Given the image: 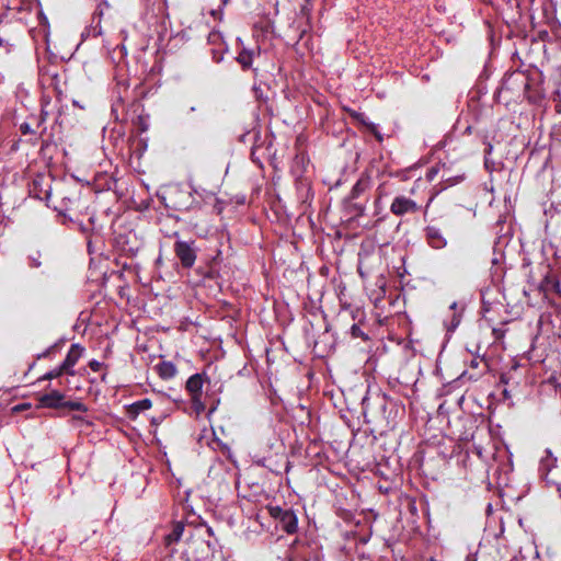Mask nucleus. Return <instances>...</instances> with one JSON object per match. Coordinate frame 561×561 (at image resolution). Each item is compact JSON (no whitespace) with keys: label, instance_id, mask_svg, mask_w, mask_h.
Instances as JSON below:
<instances>
[{"label":"nucleus","instance_id":"33","mask_svg":"<svg viewBox=\"0 0 561 561\" xmlns=\"http://www.w3.org/2000/svg\"><path fill=\"white\" fill-rule=\"evenodd\" d=\"M220 37L219 33H210L208 36V41L215 43Z\"/></svg>","mask_w":561,"mask_h":561},{"label":"nucleus","instance_id":"32","mask_svg":"<svg viewBox=\"0 0 561 561\" xmlns=\"http://www.w3.org/2000/svg\"><path fill=\"white\" fill-rule=\"evenodd\" d=\"M420 180H417L416 182H414L413 186L410 188V194L411 195H415L416 191L419 190L420 187Z\"/></svg>","mask_w":561,"mask_h":561},{"label":"nucleus","instance_id":"37","mask_svg":"<svg viewBox=\"0 0 561 561\" xmlns=\"http://www.w3.org/2000/svg\"><path fill=\"white\" fill-rule=\"evenodd\" d=\"M206 533H207V535H208V536H210V537H213V536H214V530H213V528H211L210 526H207V525H206Z\"/></svg>","mask_w":561,"mask_h":561},{"label":"nucleus","instance_id":"16","mask_svg":"<svg viewBox=\"0 0 561 561\" xmlns=\"http://www.w3.org/2000/svg\"><path fill=\"white\" fill-rule=\"evenodd\" d=\"M176 194L185 196L186 201L190 199V196L186 193H184L182 191H179V190H174V191L169 193L168 197H164L165 206L170 207V208H173L175 210L186 209L187 208L186 203H179L176 201H173L172 197H173V195H176Z\"/></svg>","mask_w":561,"mask_h":561},{"label":"nucleus","instance_id":"6","mask_svg":"<svg viewBox=\"0 0 561 561\" xmlns=\"http://www.w3.org/2000/svg\"><path fill=\"white\" fill-rule=\"evenodd\" d=\"M28 194L31 197L45 201L46 204L49 205L51 180L44 174H37L28 185Z\"/></svg>","mask_w":561,"mask_h":561},{"label":"nucleus","instance_id":"23","mask_svg":"<svg viewBox=\"0 0 561 561\" xmlns=\"http://www.w3.org/2000/svg\"><path fill=\"white\" fill-rule=\"evenodd\" d=\"M192 407L196 413H201L205 410V404L202 401V396L191 397Z\"/></svg>","mask_w":561,"mask_h":561},{"label":"nucleus","instance_id":"27","mask_svg":"<svg viewBox=\"0 0 561 561\" xmlns=\"http://www.w3.org/2000/svg\"><path fill=\"white\" fill-rule=\"evenodd\" d=\"M480 364H483V366L486 367V363L483 359H479V358L471 359L470 367L478 368L480 366Z\"/></svg>","mask_w":561,"mask_h":561},{"label":"nucleus","instance_id":"5","mask_svg":"<svg viewBox=\"0 0 561 561\" xmlns=\"http://www.w3.org/2000/svg\"><path fill=\"white\" fill-rule=\"evenodd\" d=\"M175 256L183 268H192L197 259V248L194 240H176L173 245Z\"/></svg>","mask_w":561,"mask_h":561},{"label":"nucleus","instance_id":"43","mask_svg":"<svg viewBox=\"0 0 561 561\" xmlns=\"http://www.w3.org/2000/svg\"><path fill=\"white\" fill-rule=\"evenodd\" d=\"M433 201V197L428 198V202L426 204V207H428L430 203Z\"/></svg>","mask_w":561,"mask_h":561},{"label":"nucleus","instance_id":"18","mask_svg":"<svg viewBox=\"0 0 561 561\" xmlns=\"http://www.w3.org/2000/svg\"><path fill=\"white\" fill-rule=\"evenodd\" d=\"M184 531V525L182 523H178L174 525L172 531L164 537V541L167 546H170L174 542H178Z\"/></svg>","mask_w":561,"mask_h":561},{"label":"nucleus","instance_id":"29","mask_svg":"<svg viewBox=\"0 0 561 561\" xmlns=\"http://www.w3.org/2000/svg\"><path fill=\"white\" fill-rule=\"evenodd\" d=\"M438 170L435 168H432L427 171L426 178L428 181L434 180L435 175L437 174Z\"/></svg>","mask_w":561,"mask_h":561},{"label":"nucleus","instance_id":"41","mask_svg":"<svg viewBox=\"0 0 561 561\" xmlns=\"http://www.w3.org/2000/svg\"><path fill=\"white\" fill-rule=\"evenodd\" d=\"M230 0H221V3L226 5Z\"/></svg>","mask_w":561,"mask_h":561},{"label":"nucleus","instance_id":"36","mask_svg":"<svg viewBox=\"0 0 561 561\" xmlns=\"http://www.w3.org/2000/svg\"><path fill=\"white\" fill-rule=\"evenodd\" d=\"M492 149H493L492 145H491V144H489V145H488V147L484 149V154H485V156L491 154Z\"/></svg>","mask_w":561,"mask_h":561},{"label":"nucleus","instance_id":"2","mask_svg":"<svg viewBox=\"0 0 561 561\" xmlns=\"http://www.w3.org/2000/svg\"><path fill=\"white\" fill-rule=\"evenodd\" d=\"M59 206L55 209L61 215H70L78 213L83 207L82 205V190L78 184H64L58 191Z\"/></svg>","mask_w":561,"mask_h":561},{"label":"nucleus","instance_id":"14","mask_svg":"<svg viewBox=\"0 0 561 561\" xmlns=\"http://www.w3.org/2000/svg\"><path fill=\"white\" fill-rule=\"evenodd\" d=\"M156 368L159 377L164 380L173 378L178 373V369L172 362H161L160 364L157 365Z\"/></svg>","mask_w":561,"mask_h":561},{"label":"nucleus","instance_id":"13","mask_svg":"<svg viewBox=\"0 0 561 561\" xmlns=\"http://www.w3.org/2000/svg\"><path fill=\"white\" fill-rule=\"evenodd\" d=\"M152 407V402L150 399H141L128 405L127 408V416L130 420H136L138 415L146 410H149Z\"/></svg>","mask_w":561,"mask_h":561},{"label":"nucleus","instance_id":"38","mask_svg":"<svg viewBox=\"0 0 561 561\" xmlns=\"http://www.w3.org/2000/svg\"><path fill=\"white\" fill-rule=\"evenodd\" d=\"M72 421H75V422H81V421H83V417H82L81 415H73V416H72Z\"/></svg>","mask_w":561,"mask_h":561},{"label":"nucleus","instance_id":"25","mask_svg":"<svg viewBox=\"0 0 561 561\" xmlns=\"http://www.w3.org/2000/svg\"><path fill=\"white\" fill-rule=\"evenodd\" d=\"M22 135H35L36 130H34L28 123H22L19 127Z\"/></svg>","mask_w":561,"mask_h":561},{"label":"nucleus","instance_id":"40","mask_svg":"<svg viewBox=\"0 0 561 561\" xmlns=\"http://www.w3.org/2000/svg\"><path fill=\"white\" fill-rule=\"evenodd\" d=\"M481 374H482V371H480L478 375H474V376H473V375H470V378H477V377H478L479 375H481Z\"/></svg>","mask_w":561,"mask_h":561},{"label":"nucleus","instance_id":"17","mask_svg":"<svg viewBox=\"0 0 561 561\" xmlns=\"http://www.w3.org/2000/svg\"><path fill=\"white\" fill-rule=\"evenodd\" d=\"M396 192H398V188L396 187L394 183L388 181L383 182L376 190V202H379L383 197H387Z\"/></svg>","mask_w":561,"mask_h":561},{"label":"nucleus","instance_id":"3","mask_svg":"<svg viewBox=\"0 0 561 561\" xmlns=\"http://www.w3.org/2000/svg\"><path fill=\"white\" fill-rule=\"evenodd\" d=\"M65 396L58 390H51L39 397V405L48 409H68L70 411L88 412V407L80 401H65Z\"/></svg>","mask_w":561,"mask_h":561},{"label":"nucleus","instance_id":"21","mask_svg":"<svg viewBox=\"0 0 561 561\" xmlns=\"http://www.w3.org/2000/svg\"><path fill=\"white\" fill-rule=\"evenodd\" d=\"M62 375H66V371L61 369V366L59 365L58 367L51 369L50 371L46 373L45 375H43L39 380H51V379H55V378H59L61 377Z\"/></svg>","mask_w":561,"mask_h":561},{"label":"nucleus","instance_id":"31","mask_svg":"<svg viewBox=\"0 0 561 561\" xmlns=\"http://www.w3.org/2000/svg\"><path fill=\"white\" fill-rule=\"evenodd\" d=\"M459 322H460L459 317L454 313L453 314L451 328L450 329H455L456 327H458Z\"/></svg>","mask_w":561,"mask_h":561},{"label":"nucleus","instance_id":"22","mask_svg":"<svg viewBox=\"0 0 561 561\" xmlns=\"http://www.w3.org/2000/svg\"><path fill=\"white\" fill-rule=\"evenodd\" d=\"M61 344H62V341L55 343L54 345L46 348L43 353L38 354L36 356V358L42 359V358L49 357L53 353H55L60 347Z\"/></svg>","mask_w":561,"mask_h":561},{"label":"nucleus","instance_id":"4","mask_svg":"<svg viewBox=\"0 0 561 561\" xmlns=\"http://www.w3.org/2000/svg\"><path fill=\"white\" fill-rule=\"evenodd\" d=\"M266 511L287 535L298 531V517L293 510H284L278 505L268 504Z\"/></svg>","mask_w":561,"mask_h":561},{"label":"nucleus","instance_id":"7","mask_svg":"<svg viewBox=\"0 0 561 561\" xmlns=\"http://www.w3.org/2000/svg\"><path fill=\"white\" fill-rule=\"evenodd\" d=\"M421 209V204L403 194H398L390 205L391 214L397 217L417 214Z\"/></svg>","mask_w":561,"mask_h":561},{"label":"nucleus","instance_id":"12","mask_svg":"<svg viewBox=\"0 0 561 561\" xmlns=\"http://www.w3.org/2000/svg\"><path fill=\"white\" fill-rule=\"evenodd\" d=\"M260 55V47L256 49L243 48L237 56V61L240 64L242 70H248L252 67L253 59Z\"/></svg>","mask_w":561,"mask_h":561},{"label":"nucleus","instance_id":"8","mask_svg":"<svg viewBox=\"0 0 561 561\" xmlns=\"http://www.w3.org/2000/svg\"><path fill=\"white\" fill-rule=\"evenodd\" d=\"M83 353H84V347L82 345H80L79 343H75L70 346V348L66 355V358L60 364L61 369L66 371V375H68V376L76 375V371L73 368L77 365V363L79 362V359L82 357Z\"/></svg>","mask_w":561,"mask_h":561},{"label":"nucleus","instance_id":"42","mask_svg":"<svg viewBox=\"0 0 561 561\" xmlns=\"http://www.w3.org/2000/svg\"><path fill=\"white\" fill-rule=\"evenodd\" d=\"M558 492L560 493V497H561V484H558Z\"/></svg>","mask_w":561,"mask_h":561},{"label":"nucleus","instance_id":"26","mask_svg":"<svg viewBox=\"0 0 561 561\" xmlns=\"http://www.w3.org/2000/svg\"><path fill=\"white\" fill-rule=\"evenodd\" d=\"M103 364L96 359H92L89 362V367L91 368V370L93 371H99L101 370Z\"/></svg>","mask_w":561,"mask_h":561},{"label":"nucleus","instance_id":"1","mask_svg":"<svg viewBox=\"0 0 561 561\" xmlns=\"http://www.w3.org/2000/svg\"><path fill=\"white\" fill-rule=\"evenodd\" d=\"M530 89V79L523 71H513L507 73L502 80L501 88L499 89V93H510V100L517 101L522 99L531 100V96L528 94Z\"/></svg>","mask_w":561,"mask_h":561},{"label":"nucleus","instance_id":"30","mask_svg":"<svg viewBox=\"0 0 561 561\" xmlns=\"http://www.w3.org/2000/svg\"><path fill=\"white\" fill-rule=\"evenodd\" d=\"M353 207L357 210L358 215H363L365 210V206L363 204L355 203Z\"/></svg>","mask_w":561,"mask_h":561},{"label":"nucleus","instance_id":"19","mask_svg":"<svg viewBox=\"0 0 561 561\" xmlns=\"http://www.w3.org/2000/svg\"><path fill=\"white\" fill-rule=\"evenodd\" d=\"M351 116L357 119L358 122L365 124L368 127L369 131H371L374 136L377 138V140L382 141V136L378 131L377 126L373 123L366 124L364 121V114L352 111Z\"/></svg>","mask_w":561,"mask_h":561},{"label":"nucleus","instance_id":"35","mask_svg":"<svg viewBox=\"0 0 561 561\" xmlns=\"http://www.w3.org/2000/svg\"><path fill=\"white\" fill-rule=\"evenodd\" d=\"M205 277L206 278H209V279H214L216 277V272L214 270H209L206 274H205Z\"/></svg>","mask_w":561,"mask_h":561},{"label":"nucleus","instance_id":"9","mask_svg":"<svg viewBox=\"0 0 561 561\" xmlns=\"http://www.w3.org/2000/svg\"><path fill=\"white\" fill-rule=\"evenodd\" d=\"M373 185L371 178L368 173H362L357 182L351 190L348 195V199L354 201L364 195L366 192L370 190Z\"/></svg>","mask_w":561,"mask_h":561},{"label":"nucleus","instance_id":"15","mask_svg":"<svg viewBox=\"0 0 561 561\" xmlns=\"http://www.w3.org/2000/svg\"><path fill=\"white\" fill-rule=\"evenodd\" d=\"M30 266L34 268H38L44 265L48 261V254L38 249H34L28 254Z\"/></svg>","mask_w":561,"mask_h":561},{"label":"nucleus","instance_id":"34","mask_svg":"<svg viewBox=\"0 0 561 561\" xmlns=\"http://www.w3.org/2000/svg\"><path fill=\"white\" fill-rule=\"evenodd\" d=\"M46 121V113L42 112L39 118H38V124H37V127H41L44 122Z\"/></svg>","mask_w":561,"mask_h":561},{"label":"nucleus","instance_id":"11","mask_svg":"<svg viewBox=\"0 0 561 561\" xmlns=\"http://www.w3.org/2000/svg\"><path fill=\"white\" fill-rule=\"evenodd\" d=\"M204 375L196 373L192 375L186 383L185 389L190 393L191 397L194 396H203V385H204Z\"/></svg>","mask_w":561,"mask_h":561},{"label":"nucleus","instance_id":"24","mask_svg":"<svg viewBox=\"0 0 561 561\" xmlns=\"http://www.w3.org/2000/svg\"><path fill=\"white\" fill-rule=\"evenodd\" d=\"M442 179L445 183H447V185H454L456 184L458 181L462 180L463 179V174L461 175H457V176H453L451 174H449L448 172L444 171L443 175H442Z\"/></svg>","mask_w":561,"mask_h":561},{"label":"nucleus","instance_id":"10","mask_svg":"<svg viewBox=\"0 0 561 561\" xmlns=\"http://www.w3.org/2000/svg\"><path fill=\"white\" fill-rule=\"evenodd\" d=\"M425 238L430 247L433 249H443L447 244L446 238L443 236L440 229L428 226L425 228Z\"/></svg>","mask_w":561,"mask_h":561},{"label":"nucleus","instance_id":"39","mask_svg":"<svg viewBox=\"0 0 561 561\" xmlns=\"http://www.w3.org/2000/svg\"><path fill=\"white\" fill-rule=\"evenodd\" d=\"M4 43L5 41L2 37H0V47L4 46Z\"/></svg>","mask_w":561,"mask_h":561},{"label":"nucleus","instance_id":"20","mask_svg":"<svg viewBox=\"0 0 561 561\" xmlns=\"http://www.w3.org/2000/svg\"><path fill=\"white\" fill-rule=\"evenodd\" d=\"M543 285H545L546 289H550V290H553L556 293H560V282L554 276L546 277Z\"/></svg>","mask_w":561,"mask_h":561},{"label":"nucleus","instance_id":"28","mask_svg":"<svg viewBox=\"0 0 561 561\" xmlns=\"http://www.w3.org/2000/svg\"><path fill=\"white\" fill-rule=\"evenodd\" d=\"M351 331H352V335L355 337L362 335V330L359 329V327L357 324H353L351 328Z\"/></svg>","mask_w":561,"mask_h":561}]
</instances>
